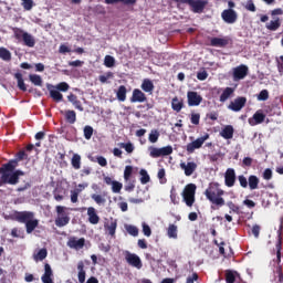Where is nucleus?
Masks as SVG:
<instances>
[{"instance_id": "25", "label": "nucleus", "mask_w": 283, "mask_h": 283, "mask_svg": "<svg viewBox=\"0 0 283 283\" xmlns=\"http://www.w3.org/2000/svg\"><path fill=\"white\" fill-rule=\"evenodd\" d=\"M234 92L235 90L233 87H226L219 97L220 103H227V101L233 96Z\"/></svg>"}, {"instance_id": "37", "label": "nucleus", "mask_w": 283, "mask_h": 283, "mask_svg": "<svg viewBox=\"0 0 283 283\" xmlns=\"http://www.w3.org/2000/svg\"><path fill=\"white\" fill-rule=\"evenodd\" d=\"M92 200H94V202H96V205H98L101 207V205H105V202H107V199H105V193L103 195H97V193H93L91 196Z\"/></svg>"}, {"instance_id": "47", "label": "nucleus", "mask_w": 283, "mask_h": 283, "mask_svg": "<svg viewBox=\"0 0 283 283\" xmlns=\"http://www.w3.org/2000/svg\"><path fill=\"white\" fill-rule=\"evenodd\" d=\"M227 207L230 209L229 213H240V206L233 203V201H228Z\"/></svg>"}, {"instance_id": "17", "label": "nucleus", "mask_w": 283, "mask_h": 283, "mask_svg": "<svg viewBox=\"0 0 283 283\" xmlns=\"http://www.w3.org/2000/svg\"><path fill=\"white\" fill-rule=\"evenodd\" d=\"M180 168L185 171V176L189 177L193 176V172L198 169V164L196 161L181 163Z\"/></svg>"}, {"instance_id": "28", "label": "nucleus", "mask_w": 283, "mask_h": 283, "mask_svg": "<svg viewBox=\"0 0 283 283\" xmlns=\"http://www.w3.org/2000/svg\"><path fill=\"white\" fill-rule=\"evenodd\" d=\"M49 94L50 97L55 102V103H62L63 101V94L61 93V91H57L56 88H50L49 87Z\"/></svg>"}, {"instance_id": "54", "label": "nucleus", "mask_w": 283, "mask_h": 283, "mask_svg": "<svg viewBox=\"0 0 283 283\" xmlns=\"http://www.w3.org/2000/svg\"><path fill=\"white\" fill-rule=\"evenodd\" d=\"M120 147L127 151V154H133L134 153V144L132 143H122Z\"/></svg>"}, {"instance_id": "62", "label": "nucleus", "mask_w": 283, "mask_h": 283, "mask_svg": "<svg viewBox=\"0 0 283 283\" xmlns=\"http://www.w3.org/2000/svg\"><path fill=\"white\" fill-rule=\"evenodd\" d=\"M190 122L192 125H200V114L198 113L191 114Z\"/></svg>"}, {"instance_id": "41", "label": "nucleus", "mask_w": 283, "mask_h": 283, "mask_svg": "<svg viewBox=\"0 0 283 283\" xmlns=\"http://www.w3.org/2000/svg\"><path fill=\"white\" fill-rule=\"evenodd\" d=\"M0 59L2 61H11L12 60V53L6 48H0Z\"/></svg>"}, {"instance_id": "30", "label": "nucleus", "mask_w": 283, "mask_h": 283, "mask_svg": "<svg viewBox=\"0 0 283 283\" xmlns=\"http://www.w3.org/2000/svg\"><path fill=\"white\" fill-rule=\"evenodd\" d=\"M77 271H78V274H77V277H78V282L80 283H85V263L83 261H80L77 263Z\"/></svg>"}, {"instance_id": "63", "label": "nucleus", "mask_w": 283, "mask_h": 283, "mask_svg": "<svg viewBox=\"0 0 283 283\" xmlns=\"http://www.w3.org/2000/svg\"><path fill=\"white\" fill-rule=\"evenodd\" d=\"M271 178H273V170H271V168H266L263 171V180H271Z\"/></svg>"}, {"instance_id": "10", "label": "nucleus", "mask_w": 283, "mask_h": 283, "mask_svg": "<svg viewBox=\"0 0 283 283\" xmlns=\"http://www.w3.org/2000/svg\"><path fill=\"white\" fill-rule=\"evenodd\" d=\"M206 140H209V134H206L202 137L197 138L195 142L187 144L186 151H188V154H193L196 149H200V147L205 145Z\"/></svg>"}, {"instance_id": "61", "label": "nucleus", "mask_w": 283, "mask_h": 283, "mask_svg": "<svg viewBox=\"0 0 283 283\" xmlns=\"http://www.w3.org/2000/svg\"><path fill=\"white\" fill-rule=\"evenodd\" d=\"M143 233L144 235H146V238H150L151 237V228L149 227V224L147 223H143Z\"/></svg>"}, {"instance_id": "49", "label": "nucleus", "mask_w": 283, "mask_h": 283, "mask_svg": "<svg viewBox=\"0 0 283 283\" xmlns=\"http://www.w3.org/2000/svg\"><path fill=\"white\" fill-rule=\"evenodd\" d=\"M51 87H55L59 92H67V90H70V84H67V82H61L56 84V86Z\"/></svg>"}, {"instance_id": "51", "label": "nucleus", "mask_w": 283, "mask_h": 283, "mask_svg": "<svg viewBox=\"0 0 283 283\" xmlns=\"http://www.w3.org/2000/svg\"><path fill=\"white\" fill-rule=\"evenodd\" d=\"M132 174H134V167L126 166L124 170V180H129L132 178Z\"/></svg>"}, {"instance_id": "40", "label": "nucleus", "mask_w": 283, "mask_h": 283, "mask_svg": "<svg viewBox=\"0 0 283 283\" xmlns=\"http://www.w3.org/2000/svg\"><path fill=\"white\" fill-rule=\"evenodd\" d=\"M160 138V132L158 129H151L148 135L149 143H158V139Z\"/></svg>"}, {"instance_id": "26", "label": "nucleus", "mask_w": 283, "mask_h": 283, "mask_svg": "<svg viewBox=\"0 0 283 283\" xmlns=\"http://www.w3.org/2000/svg\"><path fill=\"white\" fill-rule=\"evenodd\" d=\"M116 96L117 101H119L120 103H125V101H127V87L125 85H120L117 88Z\"/></svg>"}, {"instance_id": "60", "label": "nucleus", "mask_w": 283, "mask_h": 283, "mask_svg": "<svg viewBox=\"0 0 283 283\" xmlns=\"http://www.w3.org/2000/svg\"><path fill=\"white\" fill-rule=\"evenodd\" d=\"M245 10H248L249 12H255V10H258L255 8V3H253V0H248L245 3Z\"/></svg>"}, {"instance_id": "57", "label": "nucleus", "mask_w": 283, "mask_h": 283, "mask_svg": "<svg viewBox=\"0 0 283 283\" xmlns=\"http://www.w3.org/2000/svg\"><path fill=\"white\" fill-rule=\"evenodd\" d=\"M108 78H114V73L113 72H107L105 75H99L98 81L102 83H107Z\"/></svg>"}, {"instance_id": "5", "label": "nucleus", "mask_w": 283, "mask_h": 283, "mask_svg": "<svg viewBox=\"0 0 283 283\" xmlns=\"http://www.w3.org/2000/svg\"><path fill=\"white\" fill-rule=\"evenodd\" d=\"M55 211L57 213V217L55 218V226L60 229L67 227V224H70V212H67V207L56 206Z\"/></svg>"}, {"instance_id": "53", "label": "nucleus", "mask_w": 283, "mask_h": 283, "mask_svg": "<svg viewBox=\"0 0 283 283\" xmlns=\"http://www.w3.org/2000/svg\"><path fill=\"white\" fill-rule=\"evenodd\" d=\"M78 193H81V189H74L71 191V202H73V205L78 202Z\"/></svg>"}, {"instance_id": "24", "label": "nucleus", "mask_w": 283, "mask_h": 283, "mask_svg": "<svg viewBox=\"0 0 283 283\" xmlns=\"http://www.w3.org/2000/svg\"><path fill=\"white\" fill-rule=\"evenodd\" d=\"M118 227V222L114 219H111V223H105L104 229L108 231V235L114 238L116 235V228Z\"/></svg>"}, {"instance_id": "12", "label": "nucleus", "mask_w": 283, "mask_h": 283, "mask_svg": "<svg viewBox=\"0 0 283 283\" xmlns=\"http://www.w3.org/2000/svg\"><path fill=\"white\" fill-rule=\"evenodd\" d=\"M247 105V97L244 96H239L234 98L230 104L228 105V109L231 112H242V109Z\"/></svg>"}, {"instance_id": "52", "label": "nucleus", "mask_w": 283, "mask_h": 283, "mask_svg": "<svg viewBox=\"0 0 283 283\" xmlns=\"http://www.w3.org/2000/svg\"><path fill=\"white\" fill-rule=\"evenodd\" d=\"M126 231L129 235H133V238H137L138 235V228H136V226H127Z\"/></svg>"}, {"instance_id": "38", "label": "nucleus", "mask_w": 283, "mask_h": 283, "mask_svg": "<svg viewBox=\"0 0 283 283\" xmlns=\"http://www.w3.org/2000/svg\"><path fill=\"white\" fill-rule=\"evenodd\" d=\"M238 275V272L233 270H226V282L227 283H235V276Z\"/></svg>"}, {"instance_id": "18", "label": "nucleus", "mask_w": 283, "mask_h": 283, "mask_svg": "<svg viewBox=\"0 0 283 283\" xmlns=\"http://www.w3.org/2000/svg\"><path fill=\"white\" fill-rule=\"evenodd\" d=\"M231 43L229 38H212L210 40V45L212 48H227Z\"/></svg>"}, {"instance_id": "33", "label": "nucleus", "mask_w": 283, "mask_h": 283, "mask_svg": "<svg viewBox=\"0 0 283 283\" xmlns=\"http://www.w3.org/2000/svg\"><path fill=\"white\" fill-rule=\"evenodd\" d=\"M14 78L18 81L19 90H21V92H28V86L25 85V82L23 81V74L15 73Z\"/></svg>"}, {"instance_id": "27", "label": "nucleus", "mask_w": 283, "mask_h": 283, "mask_svg": "<svg viewBox=\"0 0 283 283\" xmlns=\"http://www.w3.org/2000/svg\"><path fill=\"white\" fill-rule=\"evenodd\" d=\"M259 185H260V178H258V176L251 175L248 178V187L250 188L251 191H255V189H258Z\"/></svg>"}, {"instance_id": "48", "label": "nucleus", "mask_w": 283, "mask_h": 283, "mask_svg": "<svg viewBox=\"0 0 283 283\" xmlns=\"http://www.w3.org/2000/svg\"><path fill=\"white\" fill-rule=\"evenodd\" d=\"M23 44L27 45L28 48H34L35 41L33 36H23L22 38Z\"/></svg>"}, {"instance_id": "3", "label": "nucleus", "mask_w": 283, "mask_h": 283, "mask_svg": "<svg viewBox=\"0 0 283 283\" xmlns=\"http://www.w3.org/2000/svg\"><path fill=\"white\" fill-rule=\"evenodd\" d=\"M203 193L207 200L211 203V209H220L227 205L224 198H222V196H224V191L220 188L219 182H210Z\"/></svg>"}, {"instance_id": "16", "label": "nucleus", "mask_w": 283, "mask_h": 283, "mask_svg": "<svg viewBox=\"0 0 283 283\" xmlns=\"http://www.w3.org/2000/svg\"><path fill=\"white\" fill-rule=\"evenodd\" d=\"M187 98L189 107H198V105L202 103V96L196 91H189L187 93Z\"/></svg>"}, {"instance_id": "50", "label": "nucleus", "mask_w": 283, "mask_h": 283, "mask_svg": "<svg viewBox=\"0 0 283 283\" xmlns=\"http://www.w3.org/2000/svg\"><path fill=\"white\" fill-rule=\"evenodd\" d=\"M238 181L240 184V187H242V189H247V187H249V179H247L244 177V175H239L238 176Z\"/></svg>"}, {"instance_id": "13", "label": "nucleus", "mask_w": 283, "mask_h": 283, "mask_svg": "<svg viewBox=\"0 0 283 283\" xmlns=\"http://www.w3.org/2000/svg\"><path fill=\"white\" fill-rule=\"evenodd\" d=\"M249 74V66L241 64L233 69L232 78L233 81H242V78H247Z\"/></svg>"}, {"instance_id": "36", "label": "nucleus", "mask_w": 283, "mask_h": 283, "mask_svg": "<svg viewBox=\"0 0 283 283\" xmlns=\"http://www.w3.org/2000/svg\"><path fill=\"white\" fill-rule=\"evenodd\" d=\"M276 263V269L274 273L276 274V283H283V273H282V265H280L281 262H277V259L274 260Z\"/></svg>"}, {"instance_id": "39", "label": "nucleus", "mask_w": 283, "mask_h": 283, "mask_svg": "<svg viewBox=\"0 0 283 283\" xmlns=\"http://www.w3.org/2000/svg\"><path fill=\"white\" fill-rule=\"evenodd\" d=\"M71 165L73 169H76V170L81 169V155L74 154L71 159Z\"/></svg>"}, {"instance_id": "58", "label": "nucleus", "mask_w": 283, "mask_h": 283, "mask_svg": "<svg viewBox=\"0 0 283 283\" xmlns=\"http://www.w3.org/2000/svg\"><path fill=\"white\" fill-rule=\"evenodd\" d=\"M165 168L158 170L157 178L160 180L161 185H165V182H167V178H165Z\"/></svg>"}, {"instance_id": "1", "label": "nucleus", "mask_w": 283, "mask_h": 283, "mask_svg": "<svg viewBox=\"0 0 283 283\" xmlns=\"http://www.w3.org/2000/svg\"><path fill=\"white\" fill-rule=\"evenodd\" d=\"M17 167H19L17 160H9L0 167V187H6V185H19V177L25 176V172L15 170Z\"/></svg>"}, {"instance_id": "14", "label": "nucleus", "mask_w": 283, "mask_h": 283, "mask_svg": "<svg viewBox=\"0 0 283 283\" xmlns=\"http://www.w3.org/2000/svg\"><path fill=\"white\" fill-rule=\"evenodd\" d=\"M66 247L69 249H74L75 251H81L85 247V238H76V237H71L69 241L66 242Z\"/></svg>"}, {"instance_id": "42", "label": "nucleus", "mask_w": 283, "mask_h": 283, "mask_svg": "<svg viewBox=\"0 0 283 283\" xmlns=\"http://www.w3.org/2000/svg\"><path fill=\"white\" fill-rule=\"evenodd\" d=\"M48 258V249L42 248L41 250H39V252L34 255V260L40 262H43V260H45Z\"/></svg>"}, {"instance_id": "32", "label": "nucleus", "mask_w": 283, "mask_h": 283, "mask_svg": "<svg viewBox=\"0 0 283 283\" xmlns=\"http://www.w3.org/2000/svg\"><path fill=\"white\" fill-rule=\"evenodd\" d=\"M167 235L172 240H178V226L170 223L167 229Z\"/></svg>"}, {"instance_id": "31", "label": "nucleus", "mask_w": 283, "mask_h": 283, "mask_svg": "<svg viewBox=\"0 0 283 283\" xmlns=\"http://www.w3.org/2000/svg\"><path fill=\"white\" fill-rule=\"evenodd\" d=\"M274 20H271L269 23H266L265 28L270 30L271 32H275L281 25L282 22L280 21V18H273Z\"/></svg>"}, {"instance_id": "55", "label": "nucleus", "mask_w": 283, "mask_h": 283, "mask_svg": "<svg viewBox=\"0 0 283 283\" xmlns=\"http://www.w3.org/2000/svg\"><path fill=\"white\" fill-rule=\"evenodd\" d=\"M258 101H269V91L268 90H262L258 96Z\"/></svg>"}, {"instance_id": "7", "label": "nucleus", "mask_w": 283, "mask_h": 283, "mask_svg": "<svg viewBox=\"0 0 283 283\" xmlns=\"http://www.w3.org/2000/svg\"><path fill=\"white\" fill-rule=\"evenodd\" d=\"M124 258L129 266L133 269L140 270L143 269V260L136 253H132L128 250L124 251Z\"/></svg>"}, {"instance_id": "19", "label": "nucleus", "mask_w": 283, "mask_h": 283, "mask_svg": "<svg viewBox=\"0 0 283 283\" xmlns=\"http://www.w3.org/2000/svg\"><path fill=\"white\" fill-rule=\"evenodd\" d=\"M145 101H147V95L139 88H135L130 97V103H145Z\"/></svg>"}, {"instance_id": "29", "label": "nucleus", "mask_w": 283, "mask_h": 283, "mask_svg": "<svg viewBox=\"0 0 283 283\" xmlns=\"http://www.w3.org/2000/svg\"><path fill=\"white\" fill-rule=\"evenodd\" d=\"M154 82H151V80L149 78H145L142 83V90L143 92H146L148 94H153L154 93Z\"/></svg>"}, {"instance_id": "22", "label": "nucleus", "mask_w": 283, "mask_h": 283, "mask_svg": "<svg viewBox=\"0 0 283 283\" xmlns=\"http://www.w3.org/2000/svg\"><path fill=\"white\" fill-rule=\"evenodd\" d=\"M234 129L231 125H227L226 127L222 128L220 132V136L224 138V140H231L233 138Z\"/></svg>"}, {"instance_id": "45", "label": "nucleus", "mask_w": 283, "mask_h": 283, "mask_svg": "<svg viewBox=\"0 0 283 283\" xmlns=\"http://www.w3.org/2000/svg\"><path fill=\"white\" fill-rule=\"evenodd\" d=\"M139 174H140V182H142V185H147V182H149V180H151V178L149 177V174H147V170H145V169H142L140 171H139Z\"/></svg>"}, {"instance_id": "2", "label": "nucleus", "mask_w": 283, "mask_h": 283, "mask_svg": "<svg viewBox=\"0 0 283 283\" xmlns=\"http://www.w3.org/2000/svg\"><path fill=\"white\" fill-rule=\"evenodd\" d=\"M9 220L14 222H20V224H25L27 233H32L36 227H39V219L34 218V212L32 211H12L9 213Z\"/></svg>"}, {"instance_id": "11", "label": "nucleus", "mask_w": 283, "mask_h": 283, "mask_svg": "<svg viewBox=\"0 0 283 283\" xmlns=\"http://www.w3.org/2000/svg\"><path fill=\"white\" fill-rule=\"evenodd\" d=\"M221 19L224 23L233 25L238 21V12L233 9H226L221 12Z\"/></svg>"}, {"instance_id": "21", "label": "nucleus", "mask_w": 283, "mask_h": 283, "mask_svg": "<svg viewBox=\"0 0 283 283\" xmlns=\"http://www.w3.org/2000/svg\"><path fill=\"white\" fill-rule=\"evenodd\" d=\"M88 222L91 224H98L101 222V217L96 213V208L90 207L87 209Z\"/></svg>"}, {"instance_id": "9", "label": "nucleus", "mask_w": 283, "mask_h": 283, "mask_svg": "<svg viewBox=\"0 0 283 283\" xmlns=\"http://www.w3.org/2000/svg\"><path fill=\"white\" fill-rule=\"evenodd\" d=\"M282 230H283V222L281 221V224L279 227V230L276 231V243L275 249H273L272 253H276V262H282Z\"/></svg>"}, {"instance_id": "15", "label": "nucleus", "mask_w": 283, "mask_h": 283, "mask_svg": "<svg viewBox=\"0 0 283 283\" xmlns=\"http://www.w3.org/2000/svg\"><path fill=\"white\" fill-rule=\"evenodd\" d=\"M235 180H238V177L235 176V169L228 168L224 172V185L226 187H235Z\"/></svg>"}, {"instance_id": "56", "label": "nucleus", "mask_w": 283, "mask_h": 283, "mask_svg": "<svg viewBox=\"0 0 283 283\" xmlns=\"http://www.w3.org/2000/svg\"><path fill=\"white\" fill-rule=\"evenodd\" d=\"M123 189V184L115 181L112 184V191L113 193H120V190Z\"/></svg>"}, {"instance_id": "34", "label": "nucleus", "mask_w": 283, "mask_h": 283, "mask_svg": "<svg viewBox=\"0 0 283 283\" xmlns=\"http://www.w3.org/2000/svg\"><path fill=\"white\" fill-rule=\"evenodd\" d=\"M65 116V120L66 123H69L70 125H74V123H76V112L75 111H65L64 113Z\"/></svg>"}, {"instance_id": "20", "label": "nucleus", "mask_w": 283, "mask_h": 283, "mask_svg": "<svg viewBox=\"0 0 283 283\" xmlns=\"http://www.w3.org/2000/svg\"><path fill=\"white\" fill-rule=\"evenodd\" d=\"M264 118H266V115L262 113V111H256L253 115V118L249 119V125H251V127H255V125H262Z\"/></svg>"}, {"instance_id": "8", "label": "nucleus", "mask_w": 283, "mask_h": 283, "mask_svg": "<svg viewBox=\"0 0 283 283\" xmlns=\"http://www.w3.org/2000/svg\"><path fill=\"white\" fill-rule=\"evenodd\" d=\"M148 149L150 151V158H160L163 156H171V154H174V147L171 146H165L161 148L150 146Z\"/></svg>"}, {"instance_id": "23", "label": "nucleus", "mask_w": 283, "mask_h": 283, "mask_svg": "<svg viewBox=\"0 0 283 283\" xmlns=\"http://www.w3.org/2000/svg\"><path fill=\"white\" fill-rule=\"evenodd\" d=\"M182 107H185V101H182V98H178V96H175L171 101V108L174 112L180 113L182 112Z\"/></svg>"}, {"instance_id": "64", "label": "nucleus", "mask_w": 283, "mask_h": 283, "mask_svg": "<svg viewBox=\"0 0 283 283\" xmlns=\"http://www.w3.org/2000/svg\"><path fill=\"white\" fill-rule=\"evenodd\" d=\"M22 6L24 10H31L34 6V2L32 0H22Z\"/></svg>"}, {"instance_id": "6", "label": "nucleus", "mask_w": 283, "mask_h": 283, "mask_svg": "<svg viewBox=\"0 0 283 283\" xmlns=\"http://www.w3.org/2000/svg\"><path fill=\"white\" fill-rule=\"evenodd\" d=\"M196 184H188L181 193L184 202L187 207H193V202H196Z\"/></svg>"}, {"instance_id": "43", "label": "nucleus", "mask_w": 283, "mask_h": 283, "mask_svg": "<svg viewBox=\"0 0 283 283\" xmlns=\"http://www.w3.org/2000/svg\"><path fill=\"white\" fill-rule=\"evenodd\" d=\"M92 136H94V128L90 125L84 126V138L91 140Z\"/></svg>"}, {"instance_id": "59", "label": "nucleus", "mask_w": 283, "mask_h": 283, "mask_svg": "<svg viewBox=\"0 0 283 283\" xmlns=\"http://www.w3.org/2000/svg\"><path fill=\"white\" fill-rule=\"evenodd\" d=\"M170 200L172 205H179L180 202L178 201V196L176 195V188H171L170 190Z\"/></svg>"}, {"instance_id": "46", "label": "nucleus", "mask_w": 283, "mask_h": 283, "mask_svg": "<svg viewBox=\"0 0 283 283\" xmlns=\"http://www.w3.org/2000/svg\"><path fill=\"white\" fill-rule=\"evenodd\" d=\"M25 159H28V154H25V150H20L17 153L15 158L11 160H15L17 165H19L21 160H25Z\"/></svg>"}, {"instance_id": "44", "label": "nucleus", "mask_w": 283, "mask_h": 283, "mask_svg": "<svg viewBox=\"0 0 283 283\" xmlns=\"http://www.w3.org/2000/svg\"><path fill=\"white\" fill-rule=\"evenodd\" d=\"M104 65L105 67H114V65H116V60L112 55H106L104 57Z\"/></svg>"}, {"instance_id": "35", "label": "nucleus", "mask_w": 283, "mask_h": 283, "mask_svg": "<svg viewBox=\"0 0 283 283\" xmlns=\"http://www.w3.org/2000/svg\"><path fill=\"white\" fill-rule=\"evenodd\" d=\"M29 81L36 87H42L43 86V78H41V75L36 74H30L29 75Z\"/></svg>"}, {"instance_id": "4", "label": "nucleus", "mask_w": 283, "mask_h": 283, "mask_svg": "<svg viewBox=\"0 0 283 283\" xmlns=\"http://www.w3.org/2000/svg\"><path fill=\"white\" fill-rule=\"evenodd\" d=\"M176 3H186L195 14H202L209 6V0H174Z\"/></svg>"}]
</instances>
